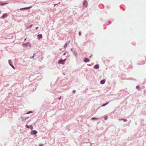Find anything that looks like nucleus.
Here are the masks:
<instances>
[{
  "label": "nucleus",
  "instance_id": "f257e3e1",
  "mask_svg": "<svg viewBox=\"0 0 146 146\" xmlns=\"http://www.w3.org/2000/svg\"><path fill=\"white\" fill-rule=\"evenodd\" d=\"M31 7H32V6H30L29 7H25V8H21L20 9V10H23L28 9H30L31 8Z\"/></svg>",
  "mask_w": 146,
  "mask_h": 146
},
{
  "label": "nucleus",
  "instance_id": "f03ea898",
  "mask_svg": "<svg viewBox=\"0 0 146 146\" xmlns=\"http://www.w3.org/2000/svg\"><path fill=\"white\" fill-rule=\"evenodd\" d=\"M37 131L36 130H33L31 131V135H35L37 133Z\"/></svg>",
  "mask_w": 146,
  "mask_h": 146
},
{
  "label": "nucleus",
  "instance_id": "7ed1b4c3",
  "mask_svg": "<svg viewBox=\"0 0 146 146\" xmlns=\"http://www.w3.org/2000/svg\"><path fill=\"white\" fill-rule=\"evenodd\" d=\"M66 60V59H64V60H59V61L58 62V63L62 64H64V63L63 62L65 61Z\"/></svg>",
  "mask_w": 146,
  "mask_h": 146
},
{
  "label": "nucleus",
  "instance_id": "20e7f679",
  "mask_svg": "<svg viewBox=\"0 0 146 146\" xmlns=\"http://www.w3.org/2000/svg\"><path fill=\"white\" fill-rule=\"evenodd\" d=\"M84 61L85 62H87L90 61V60L88 58H85L84 59Z\"/></svg>",
  "mask_w": 146,
  "mask_h": 146
},
{
  "label": "nucleus",
  "instance_id": "39448f33",
  "mask_svg": "<svg viewBox=\"0 0 146 146\" xmlns=\"http://www.w3.org/2000/svg\"><path fill=\"white\" fill-rule=\"evenodd\" d=\"M83 5L85 7H87V5H88V3L86 1H85L83 2Z\"/></svg>",
  "mask_w": 146,
  "mask_h": 146
},
{
  "label": "nucleus",
  "instance_id": "423d86ee",
  "mask_svg": "<svg viewBox=\"0 0 146 146\" xmlns=\"http://www.w3.org/2000/svg\"><path fill=\"white\" fill-rule=\"evenodd\" d=\"M105 80H103L101 81H100V84H104L105 82Z\"/></svg>",
  "mask_w": 146,
  "mask_h": 146
},
{
  "label": "nucleus",
  "instance_id": "0eeeda50",
  "mask_svg": "<svg viewBox=\"0 0 146 146\" xmlns=\"http://www.w3.org/2000/svg\"><path fill=\"white\" fill-rule=\"evenodd\" d=\"M7 14L6 13H5L1 17V18H4L5 17H7Z\"/></svg>",
  "mask_w": 146,
  "mask_h": 146
},
{
  "label": "nucleus",
  "instance_id": "6e6552de",
  "mask_svg": "<svg viewBox=\"0 0 146 146\" xmlns=\"http://www.w3.org/2000/svg\"><path fill=\"white\" fill-rule=\"evenodd\" d=\"M99 68V66L98 65H96L94 66V68L96 69H98Z\"/></svg>",
  "mask_w": 146,
  "mask_h": 146
},
{
  "label": "nucleus",
  "instance_id": "1a4fd4ad",
  "mask_svg": "<svg viewBox=\"0 0 146 146\" xmlns=\"http://www.w3.org/2000/svg\"><path fill=\"white\" fill-rule=\"evenodd\" d=\"M37 37L39 39L41 38L42 37V35L40 34L37 35Z\"/></svg>",
  "mask_w": 146,
  "mask_h": 146
},
{
  "label": "nucleus",
  "instance_id": "9d476101",
  "mask_svg": "<svg viewBox=\"0 0 146 146\" xmlns=\"http://www.w3.org/2000/svg\"><path fill=\"white\" fill-rule=\"evenodd\" d=\"M66 46H67V44L66 43L64 45V48H65L66 47Z\"/></svg>",
  "mask_w": 146,
  "mask_h": 146
},
{
  "label": "nucleus",
  "instance_id": "9b49d317",
  "mask_svg": "<svg viewBox=\"0 0 146 146\" xmlns=\"http://www.w3.org/2000/svg\"><path fill=\"white\" fill-rule=\"evenodd\" d=\"M7 3H1L0 4V5L1 6H2V5H4L6 4Z\"/></svg>",
  "mask_w": 146,
  "mask_h": 146
},
{
  "label": "nucleus",
  "instance_id": "f8f14e48",
  "mask_svg": "<svg viewBox=\"0 0 146 146\" xmlns=\"http://www.w3.org/2000/svg\"><path fill=\"white\" fill-rule=\"evenodd\" d=\"M32 113V111H28L27 112L26 114H29V113Z\"/></svg>",
  "mask_w": 146,
  "mask_h": 146
},
{
  "label": "nucleus",
  "instance_id": "ddd939ff",
  "mask_svg": "<svg viewBox=\"0 0 146 146\" xmlns=\"http://www.w3.org/2000/svg\"><path fill=\"white\" fill-rule=\"evenodd\" d=\"M136 88L137 89H138L139 90V89L140 88V87L139 86H136Z\"/></svg>",
  "mask_w": 146,
  "mask_h": 146
},
{
  "label": "nucleus",
  "instance_id": "4468645a",
  "mask_svg": "<svg viewBox=\"0 0 146 146\" xmlns=\"http://www.w3.org/2000/svg\"><path fill=\"white\" fill-rule=\"evenodd\" d=\"M108 104V103H106V104H104L102 106H105L106 105H107V104Z\"/></svg>",
  "mask_w": 146,
  "mask_h": 146
},
{
  "label": "nucleus",
  "instance_id": "2eb2a0df",
  "mask_svg": "<svg viewBox=\"0 0 146 146\" xmlns=\"http://www.w3.org/2000/svg\"><path fill=\"white\" fill-rule=\"evenodd\" d=\"M108 118V117L107 116H105L104 117V119H105V120H107V119Z\"/></svg>",
  "mask_w": 146,
  "mask_h": 146
},
{
  "label": "nucleus",
  "instance_id": "dca6fc26",
  "mask_svg": "<svg viewBox=\"0 0 146 146\" xmlns=\"http://www.w3.org/2000/svg\"><path fill=\"white\" fill-rule=\"evenodd\" d=\"M10 65L14 69H15V67H14L12 65H11L10 64Z\"/></svg>",
  "mask_w": 146,
  "mask_h": 146
},
{
  "label": "nucleus",
  "instance_id": "f3484780",
  "mask_svg": "<svg viewBox=\"0 0 146 146\" xmlns=\"http://www.w3.org/2000/svg\"><path fill=\"white\" fill-rule=\"evenodd\" d=\"M22 118L23 120H24L26 119L27 118V117L25 118V117H23Z\"/></svg>",
  "mask_w": 146,
  "mask_h": 146
},
{
  "label": "nucleus",
  "instance_id": "a211bd4d",
  "mask_svg": "<svg viewBox=\"0 0 146 146\" xmlns=\"http://www.w3.org/2000/svg\"><path fill=\"white\" fill-rule=\"evenodd\" d=\"M98 119L97 118H94V117H92V119Z\"/></svg>",
  "mask_w": 146,
  "mask_h": 146
},
{
  "label": "nucleus",
  "instance_id": "6ab92c4d",
  "mask_svg": "<svg viewBox=\"0 0 146 146\" xmlns=\"http://www.w3.org/2000/svg\"><path fill=\"white\" fill-rule=\"evenodd\" d=\"M25 127H26L28 128H29V127L27 125H26Z\"/></svg>",
  "mask_w": 146,
  "mask_h": 146
},
{
  "label": "nucleus",
  "instance_id": "aec40b11",
  "mask_svg": "<svg viewBox=\"0 0 146 146\" xmlns=\"http://www.w3.org/2000/svg\"><path fill=\"white\" fill-rule=\"evenodd\" d=\"M30 127L31 128V129H33V127L31 125L30 126Z\"/></svg>",
  "mask_w": 146,
  "mask_h": 146
},
{
  "label": "nucleus",
  "instance_id": "412c9836",
  "mask_svg": "<svg viewBox=\"0 0 146 146\" xmlns=\"http://www.w3.org/2000/svg\"><path fill=\"white\" fill-rule=\"evenodd\" d=\"M43 145L42 144H40L39 145V146H43Z\"/></svg>",
  "mask_w": 146,
  "mask_h": 146
},
{
  "label": "nucleus",
  "instance_id": "4be33fe9",
  "mask_svg": "<svg viewBox=\"0 0 146 146\" xmlns=\"http://www.w3.org/2000/svg\"><path fill=\"white\" fill-rule=\"evenodd\" d=\"M75 92H76V91H75V90H73V91H72V92H73V93H75Z\"/></svg>",
  "mask_w": 146,
  "mask_h": 146
},
{
  "label": "nucleus",
  "instance_id": "5701e85b",
  "mask_svg": "<svg viewBox=\"0 0 146 146\" xmlns=\"http://www.w3.org/2000/svg\"><path fill=\"white\" fill-rule=\"evenodd\" d=\"M79 35L80 36L81 35V33L80 32L79 33Z\"/></svg>",
  "mask_w": 146,
  "mask_h": 146
},
{
  "label": "nucleus",
  "instance_id": "b1692460",
  "mask_svg": "<svg viewBox=\"0 0 146 146\" xmlns=\"http://www.w3.org/2000/svg\"><path fill=\"white\" fill-rule=\"evenodd\" d=\"M32 25H30V27H32Z\"/></svg>",
  "mask_w": 146,
  "mask_h": 146
},
{
  "label": "nucleus",
  "instance_id": "393cba45",
  "mask_svg": "<svg viewBox=\"0 0 146 146\" xmlns=\"http://www.w3.org/2000/svg\"><path fill=\"white\" fill-rule=\"evenodd\" d=\"M38 27H36V29H38Z\"/></svg>",
  "mask_w": 146,
  "mask_h": 146
},
{
  "label": "nucleus",
  "instance_id": "a878e982",
  "mask_svg": "<svg viewBox=\"0 0 146 146\" xmlns=\"http://www.w3.org/2000/svg\"><path fill=\"white\" fill-rule=\"evenodd\" d=\"M65 54V53H64V55Z\"/></svg>",
  "mask_w": 146,
  "mask_h": 146
}]
</instances>
